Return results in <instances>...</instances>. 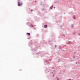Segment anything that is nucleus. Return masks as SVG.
Returning <instances> with one entry per match:
<instances>
[{
	"label": "nucleus",
	"mask_w": 80,
	"mask_h": 80,
	"mask_svg": "<svg viewBox=\"0 0 80 80\" xmlns=\"http://www.w3.org/2000/svg\"><path fill=\"white\" fill-rule=\"evenodd\" d=\"M18 7H20V6H22V5H23V3L22 2H20V0H18Z\"/></svg>",
	"instance_id": "f257e3e1"
},
{
	"label": "nucleus",
	"mask_w": 80,
	"mask_h": 80,
	"mask_svg": "<svg viewBox=\"0 0 80 80\" xmlns=\"http://www.w3.org/2000/svg\"><path fill=\"white\" fill-rule=\"evenodd\" d=\"M45 62L46 63H48V64H50V62H49V60H46L45 61Z\"/></svg>",
	"instance_id": "f03ea898"
},
{
	"label": "nucleus",
	"mask_w": 80,
	"mask_h": 80,
	"mask_svg": "<svg viewBox=\"0 0 80 80\" xmlns=\"http://www.w3.org/2000/svg\"><path fill=\"white\" fill-rule=\"evenodd\" d=\"M32 42H30L29 44V47H31V46H32Z\"/></svg>",
	"instance_id": "7ed1b4c3"
},
{
	"label": "nucleus",
	"mask_w": 80,
	"mask_h": 80,
	"mask_svg": "<svg viewBox=\"0 0 80 80\" xmlns=\"http://www.w3.org/2000/svg\"><path fill=\"white\" fill-rule=\"evenodd\" d=\"M73 19H74V20H76V17H75V15H74L73 16Z\"/></svg>",
	"instance_id": "20e7f679"
},
{
	"label": "nucleus",
	"mask_w": 80,
	"mask_h": 80,
	"mask_svg": "<svg viewBox=\"0 0 80 80\" xmlns=\"http://www.w3.org/2000/svg\"><path fill=\"white\" fill-rule=\"evenodd\" d=\"M29 27L31 28H32V27H33V25L32 24H30L29 25Z\"/></svg>",
	"instance_id": "39448f33"
},
{
	"label": "nucleus",
	"mask_w": 80,
	"mask_h": 80,
	"mask_svg": "<svg viewBox=\"0 0 80 80\" xmlns=\"http://www.w3.org/2000/svg\"><path fill=\"white\" fill-rule=\"evenodd\" d=\"M68 44H72V42H70V41H68Z\"/></svg>",
	"instance_id": "423d86ee"
},
{
	"label": "nucleus",
	"mask_w": 80,
	"mask_h": 80,
	"mask_svg": "<svg viewBox=\"0 0 80 80\" xmlns=\"http://www.w3.org/2000/svg\"><path fill=\"white\" fill-rule=\"evenodd\" d=\"M53 5H52V6L51 7H50V9H52V8H53Z\"/></svg>",
	"instance_id": "0eeeda50"
},
{
	"label": "nucleus",
	"mask_w": 80,
	"mask_h": 80,
	"mask_svg": "<svg viewBox=\"0 0 80 80\" xmlns=\"http://www.w3.org/2000/svg\"><path fill=\"white\" fill-rule=\"evenodd\" d=\"M44 28H47V25H45L44 26Z\"/></svg>",
	"instance_id": "6e6552de"
},
{
	"label": "nucleus",
	"mask_w": 80,
	"mask_h": 80,
	"mask_svg": "<svg viewBox=\"0 0 80 80\" xmlns=\"http://www.w3.org/2000/svg\"><path fill=\"white\" fill-rule=\"evenodd\" d=\"M27 35H29V36L30 35V33L28 32L27 33Z\"/></svg>",
	"instance_id": "1a4fd4ad"
},
{
	"label": "nucleus",
	"mask_w": 80,
	"mask_h": 80,
	"mask_svg": "<svg viewBox=\"0 0 80 80\" xmlns=\"http://www.w3.org/2000/svg\"><path fill=\"white\" fill-rule=\"evenodd\" d=\"M73 33V35H76V32H74Z\"/></svg>",
	"instance_id": "9d476101"
},
{
	"label": "nucleus",
	"mask_w": 80,
	"mask_h": 80,
	"mask_svg": "<svg viewBox=\"0 0 80 80\" xmlns=\"http://www.w3.org/2000/svg\"><path fill=\"white\" fill-rule=\"evenodd\" d=\"M73 59H75V56H73Z\"/></svg>",
	"instance_id": "9b49d317"
},
{
	"label": "nucleus",
	"mask_w": 80,
	"mask_h": 80,
	"mask_svg": "<svg viewBox=\"0 0 80 80\" xmlns=\"http://www.w3.org/2000/svg\"><path fill=\"white\" fill-rule=\"evenodd\" d=\"M71 27H72V28H73V24H72Z\"/></svg>",
	"instance_id": "f8f14e48"
},
{
	"label": "nucleus",
	"mask_w": 80,
	"mask_h": 80,
	"mask_svg": "<svg viewBox=\"0 0 80 80\" xmlns=\"http://www.w3.org/2000/svg\"><path fill=\"white\" fill-rule=\"evenodd\" d=\"M40 5H42V2H41L40 3Z\"/></svg>",
	"instance_id": "ddd939ff"
},
{
	"label": "nucleus",
	"mask_w": 80,
	"mask_h": 80,
	"mask_svg": "<svg viewBox=\"0 0 80 80\" xmlns=\"http://www.w3.org/2000/svg\"><path fill=\"white\" fill-rule=\"evenodd\" d=\"M56 47H57V45H55V48H54V49H55Z\"/></svg>",
	"instance_id": "4468645a"
},
{
	"label": "nucleus",
	"mask_w": 80,
	"mask_h": 80,
	"mask_svg": "<svg viewBox=\"0 0 80 80\" xmlns=\"http://www.w3.org/2000/svg\"><path fill=\"white\" fill-rule=\"evenodd\" d=\"M62 36H63L64 37H65V34H63Z\"/></svg>",
	"instance_id": "2eb2a0df"
},
{
	"label": "nucleus",
	"mask_w": 80,
	"mask_h": 80,
	"mask_svg": "<svg viewBox=\"0 0 80 80\" xmlns=\"http://www.w3.org/2000/svg\"><path fill=\"white\" fill-rule=\"evenodd\" d=\"M55 75V74H53L52 75V77H55V75Z\"/></svg>",
	"instance_id": "dca6fc26"
},
{
	"label": "nucleus",
	"mask_w": 80,
	"mask_h": 80,
	"mask_svg": "<svg viewBox=\"0 0 80 80\" xmlns=\"http://www.w3.org/2000/svg\"><path fill=\"white\" fill-rule=\"evenodd\" d=\"M59 49H62V47H60L59 48Z\"/></svg>",
	"instance_id": "f3484780"
},
{
	"label": "nucleus",
	"mask_w": 80,
	"mask_h": 80,
	"mask_svg": "<svg viewBox=\"0 0 80 80\" xmlns=\"http://www.w3.org/2000/svg\"><path fill=\"white\" fill-rule=\"evenodd\" d=\"M52 59H50L49 60V61H52Z\"/></svg>",
	"instance_id": "a211bd4d"
},
{
	"label": "nucleus",
	"mask_w": 80,
	"mask_h": 80,
	"mask_svg": "<svg viewBox=\"0 0 80 80\" xmlns=\"http://www.w3.org/2000/svg\"><path fill=\"white\" fill-rule=\"evenodd\" d=\"M63 34H61V36H63Z\"/></svg>",
	"instance_id": "6ab92c4d"
},
{
	"label": "nucleus",
	"mask_w": 80,
	"mask_h": 80,
	"mask_svg": "<svg viewBox=\"0 0 80 80\" xmlns=\"http://www.w3.org/2000/svg\"><path fill=\"white\" fill-rule=\"evenodd\" d=\"M57 80H59V78H57Z\"/></svg>",
	"instance_id": "aec40b11"
},
{
	"label": "nucleus",
	"mask_w": 80,
	"mask_h": 80,
	"mask_svg": "<svg viewBox=\"0 0 80 80\" xmlns=\"http://www.w3.org/2000/svg\"><path fill=\"white\" fill-rule=\"evenodd\" d=\"M22 69H19V71H22Z\"/></svg>",
	"instance_id": "412c9836"
},
{
	"label": "nucleus",
	"mask_w": 80,
	"mask_h": 80,
	"mask_svg": "<svg viewBox=\"0 0 80 80\" xmlns=\"http://www.w3.org/2000/svg\"><path fill=\"white\" fill-rule=\"evenodd\" d=\"M31 50H32L33 51V49H31Z\"/></svg>",
	"instance_id": "4be33fe9"
},
{
	"label": "nucleus",
	"mask_w": 80,
	"mask_h": 80,
	"mask_svg": "<svg viewBox=\"0 0 80 80\" xmlns=\"http://www.w3.org/2000/svg\"><path fill=\"white\" fill-rule=\"evenodd\" d=\"M45 44H47V42H45Z\"/></svg>",
	"instance_id": "5701e85b"
},
{
	"label": "nucleus",
	"mask_w": 80,
	"mask_h": 80,
	"mask_svg": "<svg viewBox=\"0 0 80 80\" xmlns=\"http://www.w3.org/2000/svg\"><path fill=\"white\" fill-rule=\"evenodd\" d=\"M55 17H57V15H55Z\"/></svg>",
	"instance_id": "b1692460"
},
{
	"label": "nucleus",
	"mask_w": 80,
	"mask_h": 80,
	"mask_svg": "<svg viewBox=\"0 0 80 80\" xmlns=\"http://www.w3.org/2000/svg\"><path fill=\"white\" fill-rule=\"evenodd\" d=\"M56 22H57V23H58V21H56Z\"/></svg>",
	"instance_id": "393cba45"
},
{
	"label": "nucleus",
	"mask_w": 80,
	"mask_h": 80,
	"mask_svg": "<svg viewBox=\"0 0 80 80\" xmlns=\"http://www.w3.org/2000/svg\"><path fill=\"white\" fill-rule=\"evenodd\" d=\"M52 69H54V67H52Z\"/></svg>",
	"instance_id": "a878e982"
},
{
	"label": "nucleus",
	"mask_w": 80,
	"mask_h": 80,
	"mask_svg": "<svg viewBox=\"0 0 80 80\" xmlns=\"http://www.w3.org/2000/svg\"><path fill=\"white\" fill-rule=\"evenodd\" d=\"M42 10H45V9H44V8H42Z\"/></svg>",
	"instance_id": "bb28decb"
},
{
	"label": "nucleus",
	"mask_w": 80,
	"mask_h": 80,
	"mask_svg": "<svg viewBox=\"0 0 80 80\" xmlns=\"http://www.w3.org/2000/svg\"><path fill=\"white\" fill-rule=\"evenodd\" d=\"M31 12H33V10H31Z\"/></svg>",
	"instance_id": "cd10ccee"
},
{
	"label": "nucleus",
	"mask_w": 80,
	"mask_h": 80,
	"mask_svg": "<svg viewBox=\"0 0 80 80\" xmlns=\"http://www.w3.org/2000/svg\"><path fill=\"white\" fill-rule=\"evenodd\" d=\"M60 59H59L58 60V61H60Z\"/></svg>",
	"instance_id": "c85d7f7f"
},
{
	"label": "nucleus",
	"mask_w": 80,
	"mask_h": 80,
	"mask_svg": "<svg viewBox=\"0 0 80 80\" xmlns=\"http://www.w3.org/2000/svg\"><path fill=\"white\" fill-rule=\"evenodd\" d=\"M61 27H63V26H62V25H61Z\"/></svg>",
	"instance_id": "c756f323"
},
{
	"label": "nucleus",
	"mask_w": 80,
	"mask_h": 80,
	"mask_svg": "<svg viewBox=\"0 0 80 80\" xmlns=\"http://www.w3.org/2000/svg\"><path fill=\"white\" fill-rule=\"evenodd\" d=\"M78 35H79L80 36V33H78Z\"/></svg>",
	"instance_id": "7c9ffc66"
},
{
	"label": "nucleus",
	"mask_w": 80,
	"mask_h": 80,
	"mask_svg": "<svg viewBox=\"0 0 80 80\" xmlns=\"http://www.w3.org/2000/svg\"><path fill=\"white\" fill-rule=\"evenodd\" d=\"M28 39H30V38H28Z\"/></svg>",
	"instance_id": "2f4dec72"
},
{
	"label": "nucleus",
	"mask_w": 80,
	"mask_h": 80,
	"mask_svg": "<svg viewBox=\"0 0 80 80\" xmlns=\"http://www.w3.org/2000/svg\"><path fill=\"white\" fill-rule=\"evenodd\" d=\"M48 42H50V40H49V41H48Z\"/></svg>",
	"instance_id": "473e14b6"
},
{
	"label": "nucleus",
	"mask_w": 80,
	"mask_h": 80,
	"mask_svg": "<svg viewBox=\"0 0 80 80\" xmlns=\"http://www.w3.org/2000/svg\"><path fill=\"white\" fill-rule=\"evenodd\" d=\"M76 64H77V62H76Z\"/></svg>",
	"instance_id": "72a5a7b5"
},
{
	"label": "nucleus",
	"mask_w": 80,
	"mask_h": 80,
	"mask_svg": "<svg viewBox=\"0 0 80 80\" xmlns=\"http://www.w3.org/2000/svg\"><path fill=\"white\" fill-rule=\"evenodd\" d=\"M68 80H71V79H68Z\"/></svg>",
	"instance_id": "f704fd0d"
},
{
	"label": "nucleus",
	"mask_w": 80,
	"mask_h": 80,
	"mask_svg": "<svg viewBox=\"0 0 80 80\" xmlns=\"http://www.w3.org/2000/svg\"><path fill=\"white\" fill-rule=\"evenodd\" d=\"M59 61H58L57 62V63H58Z\"/></svg>",
	"instance_id": "c9c22d12"
},
{
	"label": "nucleus",
	"mask_w": 80,
	"mask_h": 80,
	"mask_svg": "<svg viewBox=\"0 0 80 80\" xmlns=\"http://www.w3.org/2000/svg\"><path fill=\"white\" fill-rule=\"evenodd\" d=\"M34 52H37V51L35 50V51H34Z\"/></svg>",
	"instance_id": "e433bc0d"
},
{
	"label": "nucleus",
	"mask_w": 80,
	"mask_h": 80,
	"mask_svg": "<svg viewBox=\"0 0 80 80\" xmlns=\"http://www.w3.org/2000/svg\"><path fill=\"white\" fill-rule=\"evenodd\" d=\"M74 53L75 54L76 52H74Z\"/></svg>",
	"instance_id": "4c0bfd02"
},
{
	"label": "nucleus",
	"mask_w": 80,
	"mask_h": 80,
	"mask_svg": "<svg viewBox=\"0 0 80 80\" xmlns=\"http://www.w3.org/2000/svg\"><path fill=\"white\" fill-rule=\"evenodd\" d=\"M35 53H37V52H35V53H34V54H35Z\"/></svg>",
	"instance_id": "58836bf2"
},
{
	"label": "nucleus",
	"mask_w": 80,
	"mask_h": 80,
	"mask_svg": "<svg viewBox=\"0 0 80 80\" xmlns=\"http://www.w3.org/2000/svg\"><path fill=\"white\" fill-rule=\"evenodd\" d=\"M54 8H55V7H54Z\"/></svg>",
	"instance_id": "ea45409f"
},
{
	"label": "nucleus",
	"mask_w": 80,
	"mask_h": 80,
	"mask_svg": "<svg viewBox=\"0 0 80 80\" xmlns=\"http://www.w3.org/2000/svg\"><path fill=\"white\" fill-rule=\"evenodd\" d=\"M52 73H53V72H52Z\"/></svg>",
	"instance_id": "a19ab883"
},
{
	"label": "nucleus",
	"mask_w": 80,
	"mask_h": 80,
	"mask_svg": "<svg viewBox=\"0 0 80 80\" xmlns=\"http://www.w3.org/2000/svg\"><path fill=\"white\" fill-rule=\"evenodd\" d=\"M64 67H65V65H64Z\"/></svg>",
	"instance_id": "79ce46f5"
},
{
	"label": "nucleus",
	"mask_w": 80,
	"mask_h": 80,
	"mask_svg": "<svg viewBox=\"0 0 80 80\" xmlns=\"http://www.w3.org/2000/svg\"><path fill=\"white\" fill-rule=\"evenodd\" d=\"M52 40V41L53 40Z\"/></svg>",
	"instance_id": "37998d69"
},
{
	"label": "nucleus",
	"mask_w": 80,
	"mask_h": 80,
	"mask_svg": "<svg viewBox=\"0 0 80 80\" xmlns=\"http://www.w3.org/2000/svg\"><path fill=\"white\" fill-rule=\"evenodd\" d=\"M64 14H65V13H64Z\"/></svg>",
	"instance_id": "c03bdc74"
},
{
	"label": "nucleus",
	"mask_w": 80,
	"mask_h": 80,
	"mask_svg": "<svg viewBox=\"0 0 80 80\" xmlns=\"http://www.w3.org/2000/svg\"><path fill=\"white\" fill-rule=\"evenodd\" d=\"M54 71H55V70H54Z\"/></svg>",
	"instance_id": "a18cd8bd"
},
{
	"label": "nucleus",
	"mask_w": 80,
	"mask_h": 80,
	"mask_svg": "<svg viewBox=\"0 0 80 80\" xmlns=\"http://www.w3.org/2000/svg\"><path fill=\"white\" fill-rule=\"evenodd\" d=\"M79 47H80V46H79Z\"/></svg>",
	"instance_id": "49530a36"
}]
</instances>
